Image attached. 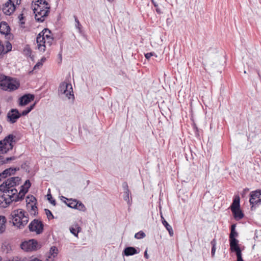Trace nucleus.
I'll use <instances>...</instances> for the list:
<instances>
[{"instance_id": "nucleus-1", "label": "nucleus", "mask_w": 261, "mask_h": 261, "mask_svg": "<svg viewBox=\"0 0 261 261\" xmlns=\"http://www.w3.org/2000/svg\"><path fill=\"white\" fill-rule=\"evenodd\" d=\"M10 219L13 221V224L19 229H22L29 220V215L22 209H17L11 212Z\"/></svg>"}, {"instance_id": "nucleus-2", "label": "nucleus", "mask_w": 261, "mask_h": 261, "mask_svg": "<svg viewBox=\"0 0 261 261\" xmlns=\"http://www.w3.org/2000/svg\"><path fill=\"white\" fill-rule=\"evenodd\" d=\"M51 31L48 29H44L37 36L36 41L38 49L41 51L45 50V44L50 46L53 41V38L51 37Z\"/></svg>"}, {"instance_id": "nucleus-3", "label": "nucleus", "mask_w": 261, "mask_h": 261, "mask_svg": "<svg viewBox=\"0 0 261 261\" xmlns=\"http://www.w3.org/2000/svg\"><path fill=\"white\" fill-rule=\"evenodd\" d=\"M50 9V6L46 1H43L40 5L34 6L32 9L35 14V18L36 21L40 22H43L45 17L48 15Z\"/></svg>"}, {"instance_id": "nucleus-4", "label": "nucleus", "mask_w": 261, "mask_h": 261, "mask_svg": "<svg viewBox=\"0 0 261 261\" xmlns=\"http://www.w3.org/2000/svg\"><path fill=\"white\" fill-rule=\"evenodd\" d=\"M20 86L16 80L9 76L0 74V88L5 91H12L17 89Z\"/></svg>"}, {"instance_id": "nucleus-5", "label": "nucleus", "mask_w": 261, "mask_h": 261, "mask_svg": "<svg viewBox=\"0 0 261 261\" xmlns=\"http://www.w3.org/2000/svg\"><path fill=\"white\" fill-rule=\"evenodd\" d=\"M16 136L13 134H9L3 140L0 141V154L7 153L12 150L14 144L16 143Z\"/></svg>"}, {"instance_id": "nucleus-6", "label": "nucleus", "mask_w": 261, "mask_h": 261, "mask_svg": "<svg viewBox=\"0 0 261 261\" xmlns=\"http://www.w3.org/2000/svg\"><path fill=\"white\" fill-rule=\"evenodd\" d=\"M20 178L19 177H12L7 179L2 185H0V191L7 194L9 189L19 185Z\"/></svg>"}, {"instance_id": "nucleus-7", "label": "nucleus", "mask_w": 261, "mask_h": 261, "mask_svg": "<svg viewBox=\"0 0 261 261\" xmlns=\"http://www.w3.org/2000/svg\"><path fill=\"white\" fill-rule=\"evenodd\" d=\"M59 94H65L68 99H74V94L72 85L66 82H62L58 89Z\"/></svg>"}, {"instance_id": "nucleus-8", "label": "nucleus", "mask_w": 261, "mask_h": 261, "mask_svg": "<svg viewBox=\"0 0 261 261\" xmlns=\"http://www.w3.org/2000/svg\"><path fill=\"white\" fill-rule=\"evenodd\" d=\"M21 248L25 251H35L41 248V245L35 239L24 241L20 244Z\"/></svg>"}, {"instance_id": "nucleus-9", "label": "nucleus", "mask_w": 261, "mask_h": 261, "mask_svg": "<svg viewBox=\"0 0 261 261\" xmlns=\"http://www.w3.org/2000/svg\"><path fill=\"white\" fill-rule=\"evenodd\" d=\"M29 230L36 232V234H41L43 230L44 225L42 221L38 219H34L29 225Z\"/></svg>"}, {"instance_id": "nucleus-10", "label": "nucleus", "mask_w": 261, "mask_h": 261, "mask_svg": "<svg viewBox=\"0 0 261 261\" xmlns=\"http://www.w3.org/2000/svg\"><path fill=\"white\" fill-rule=\"evenodd\" d=\"M20 117L21 114L17 109H12L7 113V121L11 123H14Z\"/></svg>"}, {"instance_id": "nucleus-11", "label": "nucleus", "mask_w": 261, "mask_h": 261, "mask_svg": "<svg viewBox=\"0 0 261 261\" xmlns=\"http://www.w3.org/2000/svg\"><path fill=\"white\" fill-rule=\"evenodd\" d=\"M9 192L7 194V196L11 198V202L13 201L16 202L23 199L24 196L21 197V195H19V192L17 194V190L16 189L11 188L9 189Z\"/></svg>"}, {"instance_id": "nucleus-12", "label": "nucleus", "mask_w": 261, "mask_h": 261, "mask_svg": "<svg viewBox=\"0 0 261 261\" xmlns=\"http://www.w3.org/2000/svg\"><path fill=\"white\" fill-rule=\"evenodd\" d=\"M35 98V96L32 94H25L19 98V105L24 106L27 105Z\"/></svg>"}, {"instance_id": "nucleus-13", "label": "nucleus", "mask_w": 261, "mask_h": 261, "mask_svg": "<svg viewBox=\"0 0 261 261\" xmlns=\"http://www.w3.org/2000/svg\"><path fill=\"white\" fill-rule=\"evenodd\" d=\"M16 9L15 5L13 3H11L7 1L3 6L2 8L3 12L7 15H10Z\"/></svg>"}, {"instance_id": "nucleus-14", "label": "nucleus", "mask_w": 261, "mask_h": 261, "mask_svg": "<svg viewBox=\"0 0 261 261\" xmlns=\"http://www.w3.org/2000/svg\"><path fill=\"white\" fill-rule=\"evenodd\" d=\"M11 202V199L7 196V194L3 193V194L0 196V206L2 207H6Z\"/></svg>"}, {"instance_id": "nucleus-15", "label": "nucleus", "mask_w": 261, "mask_h": 261, "mask_svg": "<svg viewBox=\"0 0 261 261\" xmlns=\"http://www.w3.org/2000/svg\"><path fill=\"white\" fill-rule=\"evenodd\" d=\"M10 32V28L5 21H2L0 23V33L3 35H8Z\"/></svg>"}, {"instance_id": "nucleus-16", "label": "nucleus", "mask_w": 261, "mask_h": 261, "mask_svg": "<svg viewBox=\"0 0 261 261\" xmlns=\"http://www.w3.org/2000/svg\"><path fill=\"white\" fill-rule=\"evenodd\" d=\"M31 186V184L30 181L29 179L27 180L24 185L21 186L19 195H21V197L24 196L25 194L28 192V190Z\"/></svg>"}, {"instance_id": "nucleus-17", "label": "nucleus", "mask_w": 261, "mask_h": 261, "mask_svg": "<svg viewBox=\"0 0 261 261\" xmlns=\"http://www.w3.org/2000/svg\"><path fill=\"white\" fill-rule=\"evenodd\" d=\"M240 199L239 196H236L233 200V202L230 205V210L231 211L237 210L240 208Z\"/></svg>"}, {"instance_id": "nucleus-18", "label": "nucleus", "mask_w": 261, "mask_h": 261, "mask_svg": "<svg viewBox=\"0 0 261 261\" xmlns=\"http://www.w3.org/2000/svg\"><path fill=\"white\" fill-rule=\"evenodd\" d=\"M138 253L139 252L137 251V249L133 247H126L123 251V254L125 256L133 255Z\"/></svg>"}, {"instance_id": "nucleus-19", "label": "nucleus", "mask_w": 261, "mask_h": 261, "mask_svg": "<svg viewBox=\"0 0 261 261\" xmlns=\"http://www.w3.org/2000/svg\"><path fill=\"white\" fill-rule=\"evenodd\" d=\"M161 217L162 220V222L163 225L165 227L166 229L168 231L169 235L171 237H172L174 234L173 230L171 225H170L165 220L164 217L162 215V213L161 212Z\"/></svg>"}, {"instance_id": "nucleus-20", "label": "nucleus", "mask_w": 261, "mask_h": 261, "mask_svg": "<svg viewBox=\"0 0 261 261\" xmlns=\"http://www.w3.org/2000/svg\"><path fill=\"white\" fill-rule=\"evenodd\" d=\"M16 168H8L5 170L2 173H0V176L2 178H6L8 175H11V174H14L16 171Z\"/></svg>"}, {"instance_id": "nucleus-21", "label": "nucleus", "mask_w": 261, "mask_h": 261, "mask_svg": "<svg viewBox=\"0 0 261 261\" xmlns=\"http://www.w3.org/2000/svg\"><path fill=\"white\" fill-rule=\"evenodd\" d=\"M231 212L233 214V217L237 220H239L242 219L244 216L243 212L241 211L240 208L237 210H236Z\"/></svg>"}, {"instance_id": "nucleus-22", "label": "nucleus", "mask_w": 261, "mask_h": 261, "mask_svg": "<svg viewBox=\"0 0 261 261\" xmlns=\"http://www.w3.org/2000/svg\"><path fill=\"white\" fill-rule=\"evenodd\" d=\"M6 219L4 216H0V233H3L6 229Z\"/></svg>"}, {"instance_id": "nucleus-23", "label": "nucleus", "mask_w": 261, "mask_h": 261, "mask_svg": "<svg viewBox=\"0 0 261 261\" xmlns=\"http://www.w3.org/2000/svg\"><path fill=\"white\" fill-rule=\"evenodd\" d=\"M230 249L240 247L238 244L239 241L236 238L229 239Z\"/></svg>"}, {"instance_id": "nucleus-24", "label": "nucleus", "mask_w": 261, "mask_h": 261, "mask_svg": "<svg viewBox=\"0 0 261 261\" xmlns=\"http://www.w3.org/2000/svg\"><path fill=\"white\" fill-rule=\"evenodd\" d=\"M130 194V192L129 190H127L126 191H124V195L123 199L124 200L127 202L128 205H130L132 204V201L129 200V195Z\"/></svg>"}, {"instance_id": "nucleus-25", "label": "nucleus", "mask_w": 261, "mask_h": 261, "mask_svg": "<svg viewBox=\"0 0 261 261\" xmlns=\"http://www.w3.org/2000/svg\"><path fill=\"white\" fill-rule=\"evenodd\" d=\"M36 105V102L34 103L33 104L31 105L30 107L26 108L25 110H23L21 114V116H25L28 115L35 107Z\"/></svg>"}, {"instance_id": "nucleus-26", "label": "nucleus", "mask_w": 261, "mask_h": 261, "mask_svg": "<svg viewBox=\"0 0 261 261\" xmlns=\"http://www.w3.org/2000/svg\"><path fill=\"white\" fill-rule=\"evenodd\" d=\"M58 253V248L55 246H52L49 250V254L50 255L48 256V257H51V256H53V257H55L57 256V255Z\"/></svg>"}, {"instance_id": "nucleus-27", "label": "nucleus", "mask_w": 261, "mask_h": 261, "mask_svg": "<svg viewBox=\"0 0 261 261\" xmlns=\"http://www.w3.org/2000/svg\"><path fill=\"white\" fill-rule=\"evenodd\" d=\"M68 202H65L66 205L71 208H75L76 207V205L77 204V201L76 200H72V199H68Z\"/></svg>"}, {"instance_id": "nucleus-28", "label": "nucleus", "mask_w": 261, "mask_h": 261, "mask_svg": "<svg viewBox=\"0 0 261 261\" xmlns=\"http://www.w3.org/2000/svg\"><path fill=\"white\" fill-rule=\"evenodd\" d=\"M15 159H16V157L14 156L11 157H8L6 158L0 156V162L2 164L7 163L10 161L14 160Z\"/></svg>"}, {"instance_id": "nucleus-29", "label": "nucleus", "mask_w": 261, "mask_h": 261, "mask_svg": "<svg viewBox=\"0 0 261 261\" xmlns=\"http://www.w3.org/2000/svg\"><path fill=\"white\" fill-rule=\"evenodd\" d=\"M251 200L253 201V199H260V201H261V198L259 196V193L258 191L252 192L250 193Z\"/></svg>"}, {"instance_id": "nucleus-30", "label": "nucleus", "mask_w": 261, "mask_h": 261, "mask_svg": "<svg viewBox=\"0 0 261 261\" xmlns=\"http://www.w3.org/2000/svg\"><path fill=\"white\" fill-rule=\"evenodd\" d=\"M75 209L79 210L81 211L84 212L86 211V208L84 204H83L81 202L77 201V204L76 205V207Z\"/></svg>"}, {"instance_id": "nucleus-31", "label": "nucleus", "mask_w": 261, "mask_h": 261, "mask_svg": "<svg viewBox=\"0 0 261 261\" xmlns=\"http://www.w3.org/2000/svg\"><path fill=\"white\" fill-rule=\"evenodd\" d=\"M23 54L31 58L32 50L28 45H27L24 48Z\"/></svg>"}, {"instance_id": "nucleus-32", "label": "nucleus", "mask_w": 261, "mask_h": 261, "mask_svg": "<svg viewBox=\"0 0 261 261\" xmlns=\"http://www.w3.org/2000/svg\"><path fill=\"white\" fill-rule=\"evenodd\" d=\"M249 202L250 203V205H251V210H252L253 207L255 205H258L261 203V201H260V199H253V201L251 200V197L249 199Z\"/></svg>"}, {"instance_id": "nucleus-33", "label": "nucleus", "mask_w": 261, "mask_h": 261, "mask_svg": "<svg viewBox=\"0 0 261 261\" xmlns=\"http://www.w3.org/2000/svg\"><path fill=\"white\" fill-rule=\"evenodd\" d=\"M145 237V233L142 231H140L135 234V238L137 239H141L144 238Z\"/></svg>"}, {"instance_id": "nucleus-34", "label": "nucleus", "mask_w": 261, "mask_h": 261, "mask_svg": "<svg viewBox=\"0 0 261 261\" xmlns=\"http://www.w3.org/2000/svg\"><path fill=\"white\" fill-rule=\"evenodd\" d=\"M45 212L47 217L49 220L54 218V217L50 210L48 209H45Z\"/></svg>"}, {"instance_id": "nucleus-35", "label": "nucleus", "mask_w": 261, "mask_h": 261, "mask_svg": "<svg viewBox=\"0 0 261 261\" xmlns=\"http://www.w3.org/2000/svg\"><path fill=\"white\" fill-rule=\"evenodd\" d=\"M47 199L48 201L54 205H55L56 204L55 199H53L50 193L48 194L47 195Z\"/></svg>"}, {"instance_id": "nucleus-36", "label": "nucleus", "mask_w": 261, "mask_h": 261, "mask_svg": "<svg viewBox=\"0 0 261 261\" xmlns=\"http://www.w3.org/2000/svg\"><path fill=\"white\" fill-rule=\"evenodd\" d=\"M231 250L232 252H236V255H237V257L242 256L241 250V249H240V247L237 248H234V249H232V250Z\"/></svg>"}, {"instance_id": "nucleus-37", "label": "nucleus", "mask_w": 261, "mask_h": 261, "mask_svg": "<svg viewBox=\"0 0 261 261\" xmlns=\"http://www.w3.org/2000/svg\"><path fill=\"white\" fill-rule=\"evenodd\" d=\"M75 22V27L79 29V30L81 29L82 27L79 20H78L77 17L76 16H74Z\"/></svg>"}, {"instance_id": "nucleus-38", "label": "nucleus", "mask_w": 261, "mask_h": 261, "mask_svg": "<svg viewBox=\"0 0 261 261\" xmlns=\"http://www.w3.org/2000/svg\"><path fill=\"white\" fill-rule=\"evenodd\" d=\"M27 206L28 207L31 206V210H32L33 211H34L35 213H36V210L37 209V207L35 205V203H34V204H30V202H28L27 203Z\"/></svg>"}, {"instance_id": "nucleus-39", "label": "nucleus", "mask_w": 261, "mask_h": 261, "mask_svg": "<svg viewBox=\"0 0 261 261\" xmlns=\"http://www.w3.org/2000/svg\"><path fill=\"white\" fill-rule=\"evenodd\" d=\"M238 235V232L236 231H231L229 235V239L235 238Z\"/></svg>"}, {"instance_id": "nucleus-40", "label": "nucleus", "mask_w": 261, "mask_h": 261, "mask_svg": "<svg viewBox=\"0 0 261 261\" xmlns=\"http://www.w3.org/2000/svg\"><path fill=\"white\" fill-rule=\"evenodd\" d=\"M18 18H19V22H20V24H21V25H22V24H24L25 22L23 21L24 17H23V14L22 13L20 14L18 16Z\"/></svg>"}, {"instance_id": "nucleus-41", "label": "nucleus", "mask_w": 261, "mask_h": 261, "mask_svg": "<svg viewBox=\"0 0 261 261\" xmlns=\"http://www.w3.org/2000/svg\"><path fill=\"white\" fill-rule=\"evenodd\" d=\"M70 232L71 233H72L74 236L77 237V234H78V232L79 231V230H78L77 231L76 230V229H75L73 227H70Z\"/></svg>"}, {"instance_id": "nucleus-42", "label": "nucleus", "mask_w": 261, "mask_h": 261, "mask_svg": "<svg viewBox=\"0 0 261 261\" xmlns=\"http://www.w3.org/2000/svg\"><path fill=\"white\" fill-rule=\"evenodd\" d=\"M155 56L156 57H157L155 55V53L153 52L147 53L145 54V57L147 59H149L151 56Z\"/></svg>"}, {"instance_id": "nucleus-43", "label": "nucleus", "mask_w": 261, "mask_h": 261, "mask_svg": "<svg viewBox=\"0 0 261 261\" xmlns=\"http://www.w3.org/2000/svg\"><path fill=\"white\" fill-rule=\"evenodd\" d=\"M11 3H13L14 5H20L21 3V0H8Z\"/></svg>"}, {"instance_id": "nucleus-44", "label": "nucleus", "mask_w": 261, "mask_h": 261, "mask_svg": "<svg viewBox=\"0 0 261 261\" xmlns=\"http://www.w3.org/2000/svg\"><path fill=\"white\" fill-rule=\"evenodd\" d=\"M6 48H7L6 53L11 50V49H12V45H11V44L9 41L7 42Z\"/></svg>"}, {"instance_id": "nucleus-45", "label": "nucleus", "mask_w": 261, "mask_h": 261, "mask_svg": "<svg viewBox=\"0 0 261 261\" xmlns=\"http://www.w3.org/2000/svg\"><path fill=\"white\" fill-rule=\"evenodd\" d=\"M42 62H38L35 65V66L34 67L33 69L34 70L37 69V68H39L41 66H42Z\"/></svg>"}, {"instance_id": "nucleus-46", "label": "nucleus", "mask_w": 261, "mask_h": 261, "mask_svg": "<svg viewBox=\"0 0 261 261\" xmlns=\"http://www.w3.org/2000/svg\"><path fill=\"white\" fill-rule=\"evenodd\" d=\"M122 187L124 189V191H126L127 190H129L128 189V185H127V183L126 182H123V184H122Z\"/></svg>"}, {"instance_id": "nucleus-47", "label": "nucleus", "mask_w": 261, "mask_h": 261, "mask_svg": "<svg viewBox=\"0 0 261 261\" xmlns=\"http://www.w3.org/2000/svg\"><path fill=\"white\" fill-rule=\"evenodd\" d=\"M4 50V46L0 41V55H1Z\"/></svg>"}, {"instance_id": "nucleus-48", "label": "nucleus", "mask_w": 261, "mask_h": 261, "mask_svg": "<svg viewBox=\"0 0 261 261\" xmlns=\"http://www.w3.org/2000/svg\"><path fill=\"white\" fill-rule=\"evenodd\" d=\"M216 251V247L213 246L212 248L211 253L212 255L214 256Z\"/></svg>"}, {"instance_id": "nucleus-49", "label": "nucleus", "mask_w": 261, "mask_h": 261, "mask_svg": "<svg viewBox=\"0 0 261 261\" xmlns=\"http://www.w3.org/2000/svg\"><path fill=\"white\" fill-rule=\"evenodd\" d=\"M211 244L212 245V247L213 246L216 247V240L215 239H213L211 241Z\"/></svg>"}, {"instance_id": "nucleus-50", "label": "nucleus", "mask_w": 261, "mask_h": 261, "mask_svg": "<svg viewBox=\"0 0 261 261\" xmlns=\"http://www.w3.org/2000/svg\"><path fill=\"white\" fill-rule=\"evenodd\" d=\"M36 200L35 197L33 196H31V198L30 199V201H31V202L33 203L34 202H35V201Z\"/></svg>"}, {"instance_id": "nucleus-51", "label": "nucleus", "mask_w": 261, "mask_h": 261, "mask_svg": "<svg viewBox=\"0 0 261 261\" xmlns=\"http://www.w3.org/2000/svg\"><path fill=\"white\" fill-rule=\"evenodd\" d=\"M249 191V189L246 188L244 189L242 193V196H243L244 195H245Z\"/></svg>"}, {"instance_id": "nucleus-52", "label": "nucleus", "mask_w": 261, "mask_h": 261, "mask_svg": "<svg viewBox=\"0 0 261 261\" xmlns=\"http://www.w3.org/2000/svg\"><path fill=\"white\" fill-rule=\"evenodd\" d=\"M236 224H233L232 225H231V231L236 230Z\"/></svg>"}, {"instance_id": "nucleus-53", "label": "nucleus", "mask_w": 261, "mask_h": 261, "mask_svg": "<svg viewBox=\"0 0 261 261\" xmlns=\"http://www.w3.org/2000/svg\"><path fill=\"white\" fill-rule=\"evenodd\" d=\"M144 257L146 258V259H148V257H149V256L147 254V250H146L145 252H144Z\"/></svg>"}, {"instance_id": "nucleus-54", "label": "nucleus", "mask_w": 261, "mask_h": 261, "mask_svg": "<svg viewBox=\"0 0 261 261\" xmlns=\"http://www.w3.org/2000/svg\"><path fill=\"white\" fill-rule=\"evenodd\" d=\"M156 12L158 13V14H161L162 13L161 12V10L160 9H159L158 6L156 7Z\"/></svg>"}, {"instance_id": "nucleus-55", "label": "nucleus", "mask_w": 261, "mask_h": 261, "mask_svg": "<svg viewBox=\"0 0 261 261\" xmlns=\"http://www.w3.org/2000/svg\"><path fill=\"white\" fill-rule=\"evenodd\" d=\"M29 261H42V260L38 259V258H34L33 259H31Z\"/></svg>"}, {"instance_id": "nucleus-56", "label": "nucleus", "mask_w": 261, "mask_h": 261, "mask_svg": "<svg viewBox=\"0 0 261 261\" xmlns=\"http://www.w3.org/2000/svg\"><path fill=\"white\" fill-rule=\"evenodd\" d=\"M151 1L155 7H156L157 6H158V5L157 4V3L156 2H155L154 1V0H151Z\"/></svg>"}, {"instance_id": "nucleus-57", "label": "nucleus", "mask_w": 261, "mask_h": 261, "mask_svg": "<svg viewBox=\"0 0 261 261\" xmlns=\"http://www.w3.org/2000/svg\"><path fill=\"white\" fill-rule=\"evenodd\" d=\"M237 261H244L242 257V256H239V257H237Z\"/></svg>"}, {"instance_id": "nucleus-58", "label": "nucleus", "mask_w": 261, "mask_h": 261, "mask_svg": "<svg viewBox=\"0 0 261 261\" xmlns=\"http://www.w3.org/2000/svg\"><path fill=\"white\" fill-rule=\"evenodd\" d=\"M3 130V127L1 125H0V134L2 133Z\"/></svg>"}, {"instance_id": "nucleus-59", "label": "nucleus", "mask_w": 261, "mask_h": 261, "mask_svg": "<svg viewBox=\"0 0 261 261\" xmlns=\"http://www.w3.org/2000/svg\"><path fill=\"white\" fill-rule=\"evenodd\" d=\"M45 60H46V59L45 58H43L41 59V61L44 62Z\"/></svg>"}, {"instance_id": "nucleus-60", "label": "nucleus", "mask_w": 261, "mask_h": 261, "mask_svg": "<svg viewBox=\"0 0 261 261\" xmlns=\"http://www.w3.org/2000/svg\"><path fill=\"white\" fill-rule=\"evenodd\" d=\"M194 128L195 129V130H196V132H197V131H198V128H197V127H196V126H194Z\"/></svg>"}, {"instance_id": "nucleus-61", "label": "nucleus", "mask_w": 261, "mask_h": 261, "mask_svg": "<svg viewBox=\"0 0 261 261\" xmlns=\"http://www.w3.org/2000/svg\"><path fill=\"white\" fill-rule=\"evenodd\" d=\"M2 257L0 256V261H2Z\"/></svg>"}, {"instance_id": "nucleus-62", "label": "nucleus", "mask_w": 261, "mask_h": 261, "mask_svg": "<svg viewBox=\"0 0 261 261\" xmlns=\"http://www.w3.org/2000/svg\"><path fill=\"white\" fill-rule=\"evenodd\" d=\"M109 2H112L113 0H108Z\"/></svg>"}, {"instance_id": "nucleus-63", "label": "nucleus", "mask_w": 261, "mask_h": 261, "mask_svg": "<svg viewBox=\"0 0 261 261\" xmlns=\"http://www.w3.org/2000/svg\"><path fill=\"white\" fill-rule=\"evenodd\" d=\"M244 73H246V71L245 70L244 71Z\"/></svg>"}]
</instances>
